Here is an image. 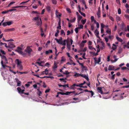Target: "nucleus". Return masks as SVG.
Instances as JSON below:
<instances>
[{"instance_id": "obj_10", "label": "nucleus", "mask_w": 129, "mask_h": 129, "mask_svg": "<svg viewBox=\"0 0 129 129\" xmlns=\"http://www.w3.org/2000/svg\"><path fill=\"white\" fill-rule=\"evenodd\" d=\"M96 57H95L94 58V63L95 64L97 63H99L101 61L100 58L99 57V58L98 61L96 59Z\"/></svg>"}, {"instance_id": "obj_53", "label": "nucleus", "mask_w": 129, "mask_h": 129, "mask_svg": "<svg viewBox=\"0 0 129 129\" xmlns=\"http://www.w3.org/2000/svg\"><path fill=\"white\" fill-rule=\"evenodd\" d=\"M67 11H68L69 13H71V10L69 8H67Z\"/></svg>"}, {"instance_id": "obj_59", "label": "nucleus", "mask_w": 129, "mask_h": 129, "mask_svg": "<svg viewBox=\"0 0 129 129\" xmlns=\"http://www.w3.org/2000/svg\"><path fill=\"white\" fill-rule=\"evenodd\" d=\"M125 7L127 9L129 8V5L127 4H126L125 5Z\"/></svg>"}, {"instance_id": "obj_39", "label": "nucleus", "mask_w": 129, "mask_h": 129, "mask_svg": "<svg viewBox=\"0 0 129 129\" xmlns=\"http://www.w3.org/2000/svg\"><path fill=\"white\" fill-rule=\"evenodd\" d=\"M15 3V2H14L12 1L9 4V5H8V7H10V5L14 3Z\"/></svg>"}, {"instance_id": "obj_9", "label": "nucleus", "mask_w": 129, "mask_h": 129, "mask_svg": "<svg viewBox=\"0 0 129 129\" xmlns=\"http://www.w3.org/2000/svg\"><path fill=\"white\" fill-rule=\"evenodd\" d=\"M62 38L61 37L60 39H58L57 38H55V39H54V40H55L59 44H61V43L62 42Z\"/></svg>"}, {"instance_id": "obj_2", "label": "nucleus", "mask_w": 129, "mask_h": 129, "mask_svg": "<svg viewBox=\"0 0 129 129\" xmlns=\"http://www.w3.org/2000/svg\"><path fill=\"white\" fill-rule=\"evenodd\" d=\"M22 49L20 47H17V50H16V51L18 52L21 55H23L24 57L26 56V54L24 52H23L21 51Z\"/></svg>"}, {"instance_id": "obj_50", "label": "nucleus", "mask_w": 129, "mask_h": 129, "mask_svg": "<svg viewBox=\"0 0 129 129\" xmlns=\"http://www.w3.org/2000/svg\"><path fill=\"white\" fill-rule=\"evenodd\" d=\"M65 95H69L70 94H71L70 92L67 91L65 93Z\"/></svg>"}, {"instance_id": "obj_12", "label": "nucleus", "mask_w": 129, "mask_h": 129, "mask_svg": "<svg viewBox=\"0 0 129 129\" xmlns=\"http://www.w3.org/2000/svg\"><path fill=\"white\" fill-rule=\"evenodd\" d=\"M82 77L85 78L88 81L89 80V79L88 76L86 75H84L83 74H82L81 75V76Z\"/></svg>"}, {"instance_id": "obj_30", "label": "nucleus", "mask_w": 129, "mask_h": 129, "mask_svg": "<svg viewBox=\"0 0 129 129\" xmlns=\"http://www.w3.org/2000/svg\"><path fill=\"white\" fill-rule=\"evenodd\" d=\"M52 3L56 5L57 4L56 0H51Z\"/></svg>"}, {"instance_id": "obj_24", "label": "nucleus", "mask_w": 129, "mask_h": 129, "mask_svg": "<svg viewBox=\"0 0 129 129\" xmlns=\"http://www.w3.org/2000/svg\"><path fill=\"white\" fill-rule=\"evenodd\" d=\"M7 22V25H11L12 24V23H13V21H8V22Z\"/></svg>"}, {"instance_id": "obj_31", "label": "nucleus", "mask_w": 129, "mask_h": 129, "mask_svg": "<svg viewBox=\"0 0 129 129\" xmlns=\"http://www.w3.org/2000/svg\"><path fill=\"white\" fill-rule=\"evenodd\" d=\"M46 9L48 11H50L51 10V8L50 6H48L46 7Z\"/></svg>"}, {"instance_id": "obj_11", "label": "nucleus", "mask_w": 129, "mask_h": 129, "mask_svg": "<svg viewBox=\"0 0 129 129\" xmlns=\"http://www.w3.org/2000/svg\"><path fill=\"white\" fill-rule=\"evenodd\" d=\"M16 81L17 82V86H20L21 85V82L19 81L18 79H16Z\"/></svg>"}, {"instance_id": "obj_23", "label": "nucleus", "mask_w": 129, "mask_h": 129, "mask_svg": "<svg viewBox=\"0 0 129 129\" xmlns=\"http://www.w3.org/2000/svg\"><path fill=\"white\" fill-rule=\"evenodd\" d=\"M56 14L57 16H59L60 17L61 16V15L59 13L58 11L57 10L56 11Z\"/></svg>"}, {"instance_id": "obj_18", "label": "nucleus", "mask_w": 129, "mask_h": 129, "mask_svg": "<svg viewBox=\"0 0 129 129\" xmlns=\"http://www.w3.org/2000/svg\"><path fill=\"white\" fill-rule=\"evenodd\" d=\"M96 14L98 17L99 18L100 17V10H98V11L97 12Z\"/></svg>"}, {"instance_id": "obj_58", "label": "nucleus", "mask_w": 129, "mask_h": 129, "mask_svg": "<svg viewBox=\"0 0 129 129\" xmlns=\"http://www.w3.org/2000/svg\"><path fill=\"white\" fill-rule=\"evenodd\" d=\"M2 25H3V26H6L7 25V22H6L3 23Z\"/></svg>"}, {"instance_id": "obj_47", "label": "nucleus", "mask_w": 129, "mask_h": 129, "mask_svg": "<svg viewBox=\"0 0 129 129\" xmlns=\"http://www.w3.org/2000/svg\"><path fill=\"white\" fill-rule=\"evenodd\" d=\"M28 2V1H23V2H22L21 3H20V5H21L22 4H24L26 3H27Z\"/></svg>"}, {"instance_id": "obj_4", "label": "nucleus", "mask_w": 129, "mask_h": 129, "mask_svg": "<svg viewBox=\"0 0 129 129\" xmlns=\"http://www.w3.org/2000/svg\"><path fill=\"white\" fill-rule=\"evenodd\" d=\"M97 90L98 92L101 93V94H108L109 93V92H103L102 89V87H98L97 88Z\"/></svg>"}, {"instance_id": "obj_25", "label": "nucleus", "mask_w": 129, "mask_h": 129, "mask_svg": "<svg viewBox=\"0 0 129 129\" xmlns=\"http://www.w3.org/2000/svg\"><path fill=\"white\" fill-rule=\"evenodd\" d=\"M25 6H17L16 7H13V8H23V7H25Z\"/></svg>"}, {"instance_id": "obj_51", "label": "nucleus", "mask_w": 129, "mask_h": 129, "mask_svg": "<svg viewBox=\"0 0 129 129\" xmlns=\"http://www.w3.org/2000/svg\"><path fill=\"white\" fill-rule=\"evenodd\" d=\"M124 16L127 19L129 20V16L125 14Z\"/></svg>"}, {"instance_id": "obj_26", "label": "nucleus", "mask_w": 129, "mask_h": 129, "mask_svg": "<svg viewBox=\"0 0 129 129\" xmlns=\"http://www.w3.org/2000/svg\"><path fill=\"white\" fill-rule=\"evenodd\" d=\"M76 20V17H74L73 19L70 20V22L71 23L74 22H75Z\"/></svg>"}, {"instance_id": "obj_44", "label": "nucleus", "mask_w": 129, "mask_h": 129, "mask_svg": "<svg viewBox=\"0 0 129 129\" xmlns=\"http://www.w3.org/2000/svg\"><path fill=\"white\" fill-rule=\"evenodd\" d=\"M9 11H8V10L7 11H3L2 12V13L3 14H6L9 12Z\"/></svg>"}, {"instance_id": "obj_15", "label": "nucleus", "mask_w": 129, "mask_h": 129, "mask_svg": "<svg viewBox=\"0 0 129 129\" xmlns=\"http://www.w3.org/2000/svg\"><path fill=\"white\" fill-rule=\"evenodd\" d=\"M52 53V51L51 49L49 50L48 51H46L45 52V53L46 54H48L50 53Z\"/></svg>"}, {"instance_id": "obj_48", "label": "nucleus", "mask_w": 129, "mask_h": 129, "mask_svg": "<svg viewBox=\"0 0 129 129\" xmlns=\"http://www.w3.org/2000/svg\"><path fill=\"white\" fill-rule=\"evenodd\" d=\"M116 19L117 21H119L120 20V17H116Z\"/></svg>"}, {"instance_id": "obj_38", "label": "nucleus", "mask_w": 129, "mask_h": 129, "mask_svg": "<svg viewBox=\"0 0 129 129\" xmlns=\"http://www.w3.org/2000/svg\"><path fill=\"white\" fill-rule=\"evenodd\" d=\"M81 68L82 69H84V70L85 71L87 70V68L86 67L83 66H81Z\"/></svg>"}, {"instance_id": "obj_35", "label": "nucleus", "mask_w": 129, "mask_h": 129, "mask_svg": "<svg viewBox=\"0 0 129 129\" xmlns=\"http://www.w3.org/2000/svg\"><path fill=\"white\" fill-rule=\"evenodd\" d=\"M78 26H79V27H78L79 29H82L83 27V25L82 24H80L78 25Z\"/></svg>"}, {"instance_id": "obj_28", "label": "nucleus", "mask_w": 129, "mask_h": 129, "mask_svg": "<svg viewBox=\"0 0 129 129\" xmlns=\"http://www.w3.org/2000/svg\"><path fill=\"white\" fill-rule=\"evenodd\" d=\"M106 32L110 35L111 34V30L109 28H108L107 30L106 31Z\"/></svg>"}, {"instance_id": "obj_56", "label": "nucleus", "mask_w": 129, "mask_h": 129, "mask_svg": "<svg viewBox=\"0 0 129 129\" xmlns=\"http://www.w3.org/2000/svg\"><path fill=\"white\" fill-rule=\"evenodd\" d=\"M0 51H1V53H2L3 54H5V52H4V51L3 50H0Z\"/></svg>"}, {"instance_id": "obj_17", "label": "nucleus", "mask_w": 129, "mask_h": 129, "mask_svg": "<svg viewBox=\"0 0 129 129\" xmlns=\"http://www.w3.org/2000/svg\"><path fill=\"white\" fill-rule=\"evenodd\" d=\"M67 48H68V49L70 50V45L69 43H69H68V41L67 42Z\"/></svg>"}, {"instance_id": "obj_37", "label": "nucleus", "mask_w": 129, "mask_h": 129, "mask_svg": "<svg viewBox=\"0 0 129 129\" xmlns=\"http://www.w3.org/2000/svg\"><path fill=\"white\" fill-rule=\"evenodd\" d=\"M89 49L91 50H92L93 49H94L95 51H96V49L94 47H92V46H89Z\"/></svg>"}, {"instance_id": "obj_27", "label": "nucleus", "mask_w": 129, "mask_h": 129, "mask_svg": "<svg viewBox=\"0 0 129 129\" xmlns=\"http://www.w3.org/2000/svg\"><path fill=\"white\" fill-rule=\"evenodd\" d=\"M1 57L3 59V61L7 60L6 57L4 55H3V56Z\"/></svg>"}, {"instance_id": "obj_6", "label": "nucleus", "mask_w": 129, "mask_h": 129, "mask_svg": "<svg viewBox=\"0 0 129 129\" xmlns=\"http://www.w3.org/2000/svg\"><path fill=\"white\" fill-rule=\"evenodd\" d=\"M8 47V48H15V45H14V43L13 42H10L9 43Z\"/></svg>"}, {"instance_id": "obj_8", "label": "nucleus", "mask_w": 129, "mask_h": 129, "mask_svg": "<svg viewBox=\"0 0 129 129\" xmlns=\"http://www.w3.org/2000/svg\"><path fill=\"white\" fill-rule=\"evenodd\" d=\"M115 69L114 67L112 65H110L109 66L108 70L109 71L114 70Z\"/></svg>"}, {"instance_id": "obj_16", "label": "nucleus", "mask_w": 129, "mask_h": 129, "mask_svg": "<svg viewBox=\"0 0 129 129\" xmlns=\"http://www.w3.org/2000/svg\"><path fill=\"white\" fill-rule=\"evenodd\" d=\"M116 39L117 40V41H119L120 42H122L123 41V40L122 39L118 37L117 36H116Z\"/></svg>"}, {"instance_id": "obj_60", "label": "nucleus", "mask_w": 129, "mask_h": 129, "mask_svg": "<svg viewBox=\"0 0 129 129\" xmlns=\"http://www.w3.org/2000/svg\"><path fill=\"white\" fill-rule=\"evenodd\" d=\"M94 27L92 25L91 26V29L92 31H93L94 30Z\"/></svg>"}, {"instance_id": "obj_63", "label": "nucleus", "mask_w": 129, "mask_h": 129, "mask_svg": "<svg viewBox=\"0 0 129 129\" xmlns=\"http://www.w3.org/2000/svg\"><path fill=\"white\" fill-rule=\"evenodd\" d=\"M115 74H114L112 75V77H111V78L112 79H115Z\"/></svg>"}, {"instance_id": "obj_13", "label": "nucleus", "mask_w": 129, "mask_h": 129, "mask_svg": "<svg viewBox=\"0 0 129 129\" xmlns=\"http://www.w3.org/2000/svg\"><path fill=\"white\" fill-rule=\"evenodd\" d=\"M82 18V16L80 15H79L77 16V20L78 22H79L80 21Z\"/></svg>"}, {"instance_id": "obj_19", "label": "nucleus", "mask_w": 129, "mask_h": 129, "mask_svg": "<svg viewBox=\"0 0 129 129\" xmlns=\"http://www.w3.org/2000/svg\"><path fill=\"white\" fill-rule=\"evenodd\" d=\"M81 74H80L79 73H76L74 75V76L75 77H79L80 76H81Z\"/></svg>"}, {"instance_id": "obj_57", "label": "nucleus", "mask_w": 129, "mask_h": 129, "mask_svg": "<svg viewBox=\"0 0 129 129\" xmlns=\"http://www.w3.org/2000/svg\"><path fill=\"white\" fill-rule=\"evenodd\" d=\"M91 19V21H93L94 19V17L93 16H92L91 17H90Z\"/></svg>"}, {"instance_id": "obj_20", "label": "nucleus", "mask_w": 129, "mask_h": 129, "mask_svg": "<svg viewBox=\"0 0 129 129\" xmlns=\"http://www.w3.org/2000/svg\"><path fill=\"white\" fill-rule=\"evenodd\" d=\"M48 70H47V69H46L44 71L42 72V74H44V73H45V74L46 75H47L48 74V73H46V72H48Z\"/></svg>"}, {"instance_id": "obj_14", "label": "nucleus", "mask_w": 129, "mask_h": 129, "mask_svg": "<svg viewBox=\"0 0 129 129\" xmlns=\"http://www.w3.org/2000/svg\"><path fill=\"white\" fill-rule=\"evenodd\" d=\"M57 67V63L55 62V61L54 62L53 66V69L54 70L55 69H56Z\"/></svg>"}, {"instance_id": "obj_46", "label": "nucleus", "mask_w": 129, "mask_h": 129, "mask_svg": "<svg viewBox=\"0 0 129 129\" xmlns=\"http://www.w3.org/2000/svg\"><path fill=\"white\" fill-rule=\"evenodd\" d=\"M53 78V77L52 76H44L42 77V78Z\"/></svg>"}, {"instance_id": "obj_42", "label": "nucleus", "mask_w": 129, "mask_h": 129, "mask_svg": "<svg viewBox=\"0 0 129 129\" xmlns=\"http://www.w3.org/2000/svg\"><path fill=\"white\" fill-rule=\"evenodd\" d=\"M62 34H64V35H65L64 31L63 30H62L60 31V35H62Z\"/></svg>"}, {"instance_id": "obj_32", "label": "nucleus", "mask_w": 129, "mask_h": 129, "mask_svg": "<svg viewBox=\"0 0 129 129\" xmlns=\"http://www.w3.org/2000/svg\"><path fill=\"white\" fill-rule=\"evenodd\" d=\"M70 73L68 72V71H66L65 72H63V74H66L67 75H69L70 74Z\"/></svg>"}, {"instance_id": "obj_41", "label": "nucleus", "mask_w": 129, "mask_h": 129, "mask_svg": "<svg viewBox=\"0 0 129 129\" xmlns=\"http://www.w3.org/2000/svg\"><path fill=\"white\" fill-rule=\"evenodd\" d=\"M101 28H103L105 26V25L103 23H101Z\"/></svg>"}, {"instance_id": "obj_52", "label": "nucleus", "mask_w": 129, "mask_h": 129, "mask_svg": "<svg viewBox=\"0 0 129 129\" xmlns=\"http://www.w3.org/2000/svg\"><path fill=\"white\" fill-rule=\"evenodd\" d=\"M32 13L33 14H40V13H38V12L36 11H33Z\"/></svg>"}, {"instance_id": "obj_3", "label": "nucleus", "mask_w": 129, "mask_h": 129, "mask_svg": "<svg viewBox=\"0 0 129 129\" xmlns=\"http://www.w3.org/2000/svg\"><path fill=\"white\" fill-rule=\"evenodd\" d=\"M25 51L28 54L30 55L31 52L33 51V50L30 48L27 47L25 49Z\"/></svg>"}, {"instance_id": "obj_33", "label": "nucleus", "mask_w": 129, "mask_h": 129, "mask_svg": "<svg viewBox=\"0 0 129 129\" xmlns=\"http://www.w3.org/2000/svg\"><path fill=\"white\" fill-rule=\"evenodd\" d=\"M0 44H1V45H4V44L5 45V47H6L7 48H8V46L6 43H3L2 42H1L0 43Z\"/></svg>"}, {"instance_id": "obj_40", "label": "nucleus", "mask_w": 129, "mask_h": 129, "mask_svg": "<svg viewBox=\"0 0 129 129\" xmlns=\"http://www.w3.org/2000/svg\"><path fill=\"white\" fill-rule=\"evenodd\" d=\"M33 19L35 20H39V17H36L34 18Z\"/></svg>"}, {"instance_id": "obj_22", "label": "nucleus", "mask_w": 129, "mask_h": 129, "mask_svg": "<svg viewBox=\"0 0 129 129\" xmlns=\"http://www.w3.org/2000/svg\"><path fill=\"white\" fill-rule=\"evenodd\" d=\"M17 89L18 90L19 93L20 94H21V92L22 90L21 88L20 87H18L17 88Z\"/></svg>"}, {"instance_id": "obj_1", "label": "nucleus", "mask_w": 129, "mask_h": 129, "mask_svg": "<svg viewBox=\"0 0 129 129\" xmlns=\"http://www.w3.org/2000/svg\"><path fill=\"white\" fill-rule=\"evenodd\" d=\"M15 62L17 63V68L21 70H22L23 67L21 64V60H19L18 59H17L16 60Z\"/></svg>"}, {"instance_id": "obj_54", "label": "nucleus", "mask_w": 129, "mask_h": 129, "mask_svg": "<svg viewBox=\"0 0 129 129\" xmlns=\"http://www.w3.org/2000/svg\"><path fill=\"white\" fill-rule=\"evenodd\" d=\"M16 10V9H12L8 10V11H15Z\"/></svg>"}, {"instance_id": "obj_49", "label": "nucleus", "mask_w": 129, "mask_h": 129, "mask_svg": "<svg viewBox=\"0 0 129 129\" xmlns=\"http://www.w3.org/2000/svg\"><path fill=\"white\" fill-rule=\"evenodd\" d=\"M79 29V28L78 27H76L75 29V31L76 33H78V29Z\"/></svg>"}, {"instance_id": "obj_21", "label": "nucleus", "mask_w": 129, "mask_h": 129, "mask_svg": "<svg viewBox=\"0 0 129 129\" xmlns=\"http://www.w3.org/2000/svg\"><path fill=\"white\" fill-rule=\"evenodd\" d=\"M40 21H38L37 23V25H41L42 23V21L41 18H40Z\"/></svg>"}, {"instance_id": "obj_34", "label": "nucleus", "mask_w": 129, "mask_h": 129, "mask_svg": "<svg viewBox=\"0 0 129 129\" xmlns=\"http://www.w3.org/2000/svg\"><path fill=\"white\" fill-rule=\"evenodd\" d=\"M86 19H84V20H83L82 19V20L81 22H82V24H84L86 23Z\"/></svg>"}, {"instance_id": "obj_61", "label": "nucleus", "mask_w": 129, "mask_h": 129, "mask_svg": "<svg viewBox=\"0 0 129 129\" xmlns=\"http://www.w3.org/2000/svg\"><path fill=\"white\" fill-rule=\"evenodd\" d=\"M91 94V97L93 96L94 94V92L92 91H90V92Z\"/></svg>"}, {"instance_id": "obj_43", "label": "nucleus", "mask_w": 129, "mask_h": 129, "mask_svg": "<svg viewBox=\"0 0 129 129\" xmlns=\"http://www.w3.org/2000/svg\"><path fill=\"white\" fill-rule=\"evenodd\" d=\"M57 94H60L62 95H65V93L61 92H58L57 93Z\"/></svg>"}, {"instance_id": "obj_7", "label": "nucleus", "mask_w": 129, "mask_h": 129, "mask_svg": "<svg viewBox=\"0 0 129 129\" xmlns=\"http://www.w3.org/2000/svg\"><path fill=\"white\" fill-rule=\"evenodd\" d=\"M94 33L95 34V35H96V37L99 39H100V37L98 35L99 34V32L97 29H96L95 31H94Z\"/></svg>"}, {"instance_id": "obj_62", "label": "nucleus", "mask_w": 129, "mask_h": 129, "mask_svg": "<svg viewBox=\"0 0 129 129\" xmlns=\"http://www.w3.org/2000/svg\"><path fill=\"white\" fill-rule=\"evenodd\" d=\"M127 68L126 67H123L121 68V69L122 70H124L126 69Z\"/></svg>"}, {"instance_id": "obj_5", "label": "nucleus", "mask_w": 129, "mask_h": 129, "mask_svg": "<svg viewBox=\"0 0 129 129\" xmlns=\"http://www.w3.org/2000/svg\"><path fill=\"white\" fill-rule=\"evenodd\" d=\"M78 86V87H83V86L81 85V83L80 84H74L72 86H71V89H75V86Z\"/></svg>"}, {"instance_id": "obj_36", "label": "nucleus", "mask_w": 129, "mask_h": 129, "mask_svg": "<svg viewBox=\"0 0 129 129\" xmlns=\"http://www.w3.org/2000/svg\"><path fill=\"white\" fill-rule=\"evenodd\" d=\"M122 51V48H120L119 49V50H118V53L119 54H120L121 53Z\"/></svg>"}, {"instance_id": "obj_29", "label": "nucleus", "mask_w": 129, "mask_h": 129, "mask_svg": "<svg viewBox=\"0 0 129 129\" xmlns=\"http://www.w3.org/2000/svg\"><path fill=\"white\" fill-rule=\"evenodd\" d=\"M58 26L57 27V28L59 29H61V26L60 25V21H59L58 23Z\"/></svg>"}, {"instance_id": "obj_45", "label": "nucleus", "mask_w": 129, "mask_h": 129, "mask_svg": "<svg viewBox=\"0 0 129 129\" xmlns=\"http://www.w3.org/2000/svg\"><path fill=\"white\" fill-rule=\"evenodd\" d=\"M118 14H121V9L120 8H119L118 9Z\"/></svg>"}, {"instance_id": "obj_55", "label": "nucleus", "mask_w": 129, "mask_h": 129, "mask_svg": "<svg viewBox=\"0 0 129 129\" xmlns=\"http://www.w3.org/2000/svg\"><path fill=\"white\" fill-rule=\"evenodd\" d=\"M109 18L110 19V20H111L112 21H114V19H113V17H112L110 16L109 17Z\"/></svg>"}, {"instance_id": "obj_64", "label": "nucleus", "mask_w": 129, "mask_h": 129, "mask_svg": "<svg viewBox=\"0 0 129 129\" xmlns=\"http://www.w3.org/2000/svg\"><path fill=\"white\" fill-rule=\"evenodd\" d=\"M87 49V47H85L84 48V49L82 50V51L84 52H85L86 51Z\"/></svg>"}]
</instances>
